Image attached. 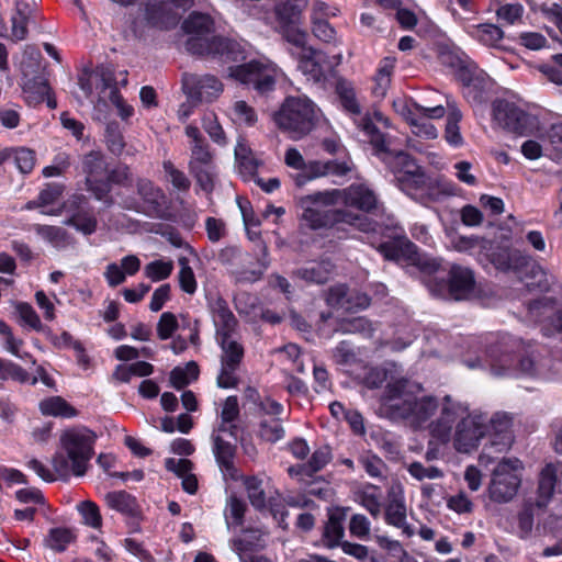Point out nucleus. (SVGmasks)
<instances>
[{
  "mask_svg": "<svg viewBox=\"0 0 562 562\" xmlns=\"http://www.w3.org/2000/svg\"><path fill=\"white\" fill-rule=\"evenodd\" d=\"M380 409L392 419H404L413 428L427 427L435 440L451 443L460 453L474 451L492 431L496 436L492 447H498L497 451L507 449L512 442L507 414L496 413L488 418L448 395L439 403L434 396L424 395L419 383L406 379L387 383Z\"/></svg>",
  "mask_w": 562,
  "mask_h": 562,
  "instance_id": "nucleus-1",
  "label": "nucleus"
},
{
  "mask_svg": "<svg viewBox=\"0 0 562 562\" xmlns=\"http://www.w3.org/2000/svg\"><path fill=\"white\" fill-rule=\"evenodd\" d=\"M357 124L393 172L396 186L411 199L428 206L447 196L456 195L457 187L453 182L442 177H429L409 155L390 148L389 139L376 126H389V119L381 112L366 114Z\"/></svg>",
  "mask_w": 562,
  "mask_h": 562,
  "instance_id": "nucleus-2",
  "label": "nucleus"
},
{
  "mask_svg": "<svg viewBox=\"0 0 562 562\" xmlns=\"http://www.w3.org/2000/svg\"><path fill=\"white\" fill-rule=\"evenodd\" d=\"M59 442L52 460L57 475L63 480L83 476L94 453L95 434L86 427H74L61 434Z\"/></svg>",
  "mask_w": 562,
  "mask_h": 562,
  "instance_id": "nucleus-3",
  "label": "nucleus"
},
{
  "mask_svg": "<svg viewBox=\"0 0 562 562\" xmlns=\"http://www.w3.org/2000/svg\"><path fill=\"white\" fill-rule=\"evenodd\" d=\"M516 341L507 336L495 344H490L484 352V358L465 360L470 369H485L496 376H515L520 374L540 375L531 358L518 359L513 355V347Z\"/></svg>",
  "mask_w": 562,
  "mask_h": 562,
  "instance_id": "nucleus-4",
  "label": "nucleus"
},
{
  "mask_svg": "<svg viewBox=\"0 0 562 562\" xmlns=\"http://www.w3.org/2000/svg\"><path fill=\"white\" fill-rule=\"evenodd\" d=\"M321 116L319 108L304 94L286 97L273 113L278 128L292 139H301L313 131Z\"/></svg>",
  "mask_w": 562,
  "mask_h": 562,
  "instance_id": "nucleus-5",
  "label": "nucleus"
},
{
  "mask_svg": "<svg viewBox=\"0 0 562 562\" xmlns=\"http://www.w3.org/2000/svg\"><path fill=\"white\" fill-rule=\"evenodd\" d=\"M183 29L191 35L187 49L194 55L231 58L236 49V43L214 34V23L206 14L191 13L184 21Z\"/></svg>",
  "mask_w": 562,
  "mask_h": 562,
  "instance_id": "nucleus-6",
  "label": "nucleus"
},
{
  "mask_svg": "<svg viewBox=\"0 0 562 562\" xmlns=\"http://www.w3.org/2000/svg\"><path fill=\"white\" fill-rule=\"evenodd\" d=\"M81 90L87 97H91L97 90L99 99L94 105L99 112H104L106 108L105 99L116 106L119 115L126 120L134 113L133 106L126 104L115 87V79L112 69L105 66L98 67L94 71L83 74L79 78Z\"/></svg>",
  "mask_w": 562,
  "mask_h": 562,
  "instance_id": "nucleus-7",
  "label": "nucleus"
},
{
  "mask_svg": "<svg viewBox=\"0 0 562 562\" xmlns=\"http://www.w3.org/2000/svg\"><path fill=\"white\" fill-rule=\"evenodd\" d=\"M307 201L325 205L352 206L370 212L378 205L374 191L366 183H355L346 189H331L313 193Z\"/></svg>",
  "mask_w": 562,
  "mask_h": 562,
  "instance_id": "nucleus-8",
  "label": "nucleus"
},
{
  "mask_svg": "<svg viewBox=\"0 0 562 562\" xmlns=\"http://www.w3.org/2000/svg\"><path fill=\"white\" fill-rule=\"evenodd\" d=\"M311 195L312 194L306 195L301 200L302 206L304 207L302 217L311 228L317 229L338 223H346L363 232H367L371 228V223L366 216L340 209L333 211H322L321 207L326 205L307 201Z\"/></svg>",
  "mask_w": 562,
  "mask_h": 562,
  "instance_id": "nucleus-9",
  "label": "nucleus"
},
{
  "mask_svg": "<svg viewBox=\"0 0 562 562\" xmlns=\"http://www.w3.org/2000/svg\"><path fill=\"white\" fill-rule=\"evenodd\" d=\"M522 469L521 461L516 458L499 461L488 486L491 499L497 503L510 501L520 486Z\"/></svg>",
  "mask_w": 562,
  "mask_h": 562,
  "instance_id": "nucleus-10",
  "label": "nucleus"
},
{
  "mask_svg": "<svg viewBox=\"0 0 562 562\" xmlns=\"http://www.w3.org/2000/svg\"><path fill=\"white\" fill-rule=\"evenodd\" d=\"M394 106L409 123L413 134L426 139H434L438 136V131L430 120L445 116L446 109L442 105L424 106L413 101H403L395 102Z\"/></svg>",
  "mask_w": 562,
  "mask_h": 562,
  "instance_id": "nucleus-11",
  "label": "nucleus"
},
{
  "mask_svg": "<svg viewBox=\"0 0 562 562\" xmlns=\"http://www.w3.org/2000/svg\"><path fill=\"white\" fill-rule=\"evenodd\" d=\"M390 238L391 240L384 241L378 247V250L385 259L393 260L398 263L417 265L429 271L437 270L438 263L436 260H423L417 252V247L408 240L402 227H394Z\"/></svg>",
  "mask_w": 562,
  "mask_h": 562,
  "instance_id": "nucleus-12",
  "label": "nucleus"
},
{
  "mask_svg": "<svg viewBox=\"0 0 562 562\" xmlns=\"http://www.w3.org/2000/svg\"><path fill=\"white\" fill-rule=\"evenodd\" d=\"M280 74L281 70L268 60H251L229 68L231 77L241 83L252 86L259 93L272 91Z\"/></svg>",
  "mask_w": 562,
  "mask_h": 562,
  "instance_id": "nucleus-13",
  "label": "nucleus"
},
{
  "mask_svg": "<svg viewBox=\"0 0 562 562\" xmlns=\"http://www.w3.org/2000/svg\"><path fill=\"white\" fill-rule=\"evenodd\" d=\"M307 4L308 0H285L274 7L280 32L293 46H302L307 41L306 31L300 27Z\"/></svg>",
  "mask_w": 562,
  "mask_h": 562,
  "instance_id": "nucleus-14",
  "label": "nucleus"
},
{
  "mask_svg": "<svg viewBox=\"0 0 562 562\" xmlns=\"http://www.w3.org/2000/svg\"><path fill=\"white\" fill-rule=\"evenodd\" d=\"M217 342L222 349L217 385L222 389L235 387L238 383L236 371L244 357V348L234 336L220 338Z\"/></svg>",
  "mask_w": 562,
  "mask_h": 562,
  "instance_id": "nucleus-15",
  "label": "nucleus"
},
{
  "mask_svg": "<svg viewBox=\"0 0 562 562\" xmlns=\"http://www.w3.org/2000/svg\"><path fill=\"white\" fill-rule=\"evenodd\" d=\"M307 41L302 46H293L291 54L297 58V68L314 81H321L331 70L333 63L319 50L308 47Z\"/></svg>",
  "mask_w": 562,
  "mask_h": 562,
  "instance_id": "nucleus-16",
  "label": "nucleus"
},
{
  "mask_svg": "<svg viewBox=\"0 0 562 562\" xmlns=\"http://www.w3.org/2000/svg\"><path fill=\"white\" fill-rule=\"evenodd\" d=\"M137 191L140 201L126 199L123 202L124 207L144 213L151 217H159L162 213V205L165 204L164 192L148 180H140L137 183Z\"/></svg>",
  "mask_w": 562,
  "mask_h": 562,
  "instance_id": "nucleus-17",
  "label": "nucleus"
},
{
  "mask_svg": "<svg viewBox=\"0 0 562 562\" xmlns=\"http://www.w3.org/2000/svg\"><path fill=\"white\" fill-rule=\"evenodd\" d=\"M184 89L192 99L212 102L223 92L222 82L212 75H187Z\"/></svg>",
  "mask_w": 562,
  "mask_h": 562,
  "instance_id": "nucleus-18",
  "label": "nucleus"
},
{
  "mask_svg": "<svg viewBox=\"0 0 562 562\" xmlns=\"http://www.w3.org/2000/svg\"><path fill=\"white\" fill-rule=\"evenodd\" d=\"M83 170L87 173V184L94 192L98 200H102L110 191L108 183H101L105 173V162L100 153L92 151L83 158Z\"/></svg>",
  "mask_w": 562,
  "mask_h": 562,
  "instance_id": "nucleus-19",
  "label": "nucleus"
},
{
  "mask_svg": "<svg viewBox=\"0 0 562 562\" xmlns=\"http://www.w3.org/2000/svg\"><path fill=\"white\" fill-rule=\"evenodd\" d=\"M555 488L562 493V462L547 464L539 476L537 506L543 507Z\"/></svg>",
  "mask_w": 562,
  "mask_h": 562,
  "instance_id": "nucleus-20",
  "label": "nucleus"
},
{
  "mask_svg": "<svg viewBox=\"0 0 562 562\" xmlns=\"http://www.w3.org/2000/svg\"><path fill=\"white\" fill-rule=\"evenodd\" d=\"M326 301L328 305L346 311L366 308L370 304V299L367 294L349 291L342 284L330 288Z\"/></svg>",
  "mask_w": 562,
  "mask_h": 562,
  "instance_id": "nucleus-21",
  "label": "nucleus"
},
{
  "mask_svg": "<svg viewBox=\"0 0 562 562\" xmlns=\"http://www.w3.org/2000/svg\"><path fill=\"white\" fill-rule=\"evenodd\" d=\"M494 119L502 127L515 133H521L527 115L516 104L501 100L494 104Z\"/></svg>",
  "mask_w": 562,
  "mask_h": 562,
  "instance_id": "nucleus-22",
  "label": "nucleus"
},
{
  "mask_svg": "<svg viewBox=\"0 0 562 562\" xmlns=\"http://www.w3.org/2000/svg\"><path fill=\"white\" fill-rule=\"evenodd\" d=\"M474 289V277L470 269L453 266L449 273L448 294L459 301L468 299Z\"/></svg>",
  "mask_w": 562,
  "mask_h": 562,
  "instance_id": "nucleus-23",
  "label": "nucleus"
},
{
  "mask_svg": "<svg viewBox=\"0 0 562 562\" xmlns=\"http://www.w3.org/2000/svg\"><path fill=\"white\" fill-rule=\"evenodd\" d=\"M211 311L216 328V339L234 336L237 321L226 301L221 297L215 299L211 303Z\"/></svg>",
  "mask_w": 562,
  "mask_h": 562,
  "instance_id": "nucleus-24",
  "label": "nucleus"
},
{
  "mask_svg": "<svg viewBox=\"0 0 562 562\" xmlns=\"http://www.w3.org/2000/svg\"><path fill=\"white\" fill-rule=\"evenodd\" d=\"M384 517L386 524L401 529L407 538L415 535L414 528L406 522V505L402 497L394 496L389 501Z\"/></svg>",
  "mask_w": 562,
  "mask_h": 562,
  "instance_id": "nucleus-25",
  "label": "nucleus"
},
{
  "mask_svg": "<svg viewBox=\"0 0 562 562\" xmlns=\"http://www.w3.org/2000/svg\"><path fill=\"white\" fill-rule=\"evenodd\" d=\"M263 533L258 529H248L231 541V548L239 557L240 562H248L252 551L263 547Z\"/></svg>",
  "mask_w": 562,
  "mask_h": 562,
  "instance_id": "nucleus-26",
  "label": "nucleus"
},
{
  "mask_svg": "<svg viewBox=\"0 0 562 562\" xmlns=\"http://www.w3.org/2000/svg\"><path fill=\"white\" fill-rule=\"evenodd\" d=\"M255 434L265 443H276L284 438L285 430L279 417L258 416Z\"/></svg>",
  "mask_w": 562,
  "mask_h": 562,
  "instance_id": "nucleus-27",
  "label": "nucleus"
},
{
  "mask_svg": "<svg viewBox=\"0 0 562 562\" xmlns=\"http://www.w3.org/2000/svg\"><path fill=\"white\" fill-rule=\"evenodd\" d=\"M212 441L213 453L221 470L233 476L236 453L235 445L227 438H221L218 435H212Z\"/></svg>",
  "mask_w": 562,
  "mask_h": 562,
  "instance_id": "nucleus-28",
  "label": "nucleus"
},
{
  "mask_svg": "<svg viewBox=\"0 0 562 562\" xmlns=\"http://www.w3.org/2000/svg\"><path fill=\"white\" fill-rule=\"evenodd\" d=\"M330 457L328 447L318 448L313 452L307 463L289 468V474L301 479L312 476L329 462Z\"/></svg>",
  "mask_w": 562,
  "mask_h": 562,
  "instance_id": "nucleus-29",
  "label": "nucleus"
},
{
  "mask_svg": "<svg viewBox=\"0 0 562 562\" xmlns=\"http://www.w3.org/2000/svg\"><path fill=\"white\" fill-rule=\"evenodd\" d=\"M76 539L77 536L74 530L65 527H56L48 530L43 543L47 549L56 553H61L66 551Z\"/></svg>",
  "mask_w": 562,
  "mask_h": 562,
  "instance_id": "nucleus-30",
  "label": "nucleus"
},
{
  "mask_svg": "<svg viewBox=\"0 0 562 562\" xmlns=\"http://www.w3.org/2000/svg\"><path fill=\"white\" fill-rule=\"evenodd\" d=\"M469 33L474 40L487 47H498L504 37L502 29L490 23L473 25Z\"/></svg>",
  "mask_w": 562,
  "mask_h": 562,
  "instance_id": "nucleus-31",
  "label": "nucleus"
},
{
  "mask_svg": "<svg viewBox=\"0 0 562 562\" xmlns=\"http://www.w3.org/2000/svg\"><path fill=\"white\" fill-rule=\"evenodd\" d=\"M358 503L364 507L374 518L379 517L382 512V493L374 485H367L357 493Z\"/></svg>",
  "mask_w": 562,
  "mask_h": 562,
  "instance_id": "nucleus-32",
  "label": "nucleus"
},
{
  "mask_svg": "<svg viewBox=\"0 0 562 562\" xmlns=\"http://www.w3.org/2000/svg\"><path fill=\"white\" fill-rule=\"evenodd\" d=\"M108 506L124 515H135L137 512L136 499L124 491L110 492L105 495Z\"/></svg>",
  "mask_w": 562,
  "mask_h": 562,
  "instance_id": "nucleus-33",
  "label": "nucleus"
},
{
  "mask_svg": "<svg viewBox=\"0 0 562 562\" xmlns=\"http://www.w3.org/2000/svg\"><path fill=\"white\" fill-rule=\"evenodd\" d=\"M40 409L43 415L55 416V417H74L76 416V409L70 406L60 396H52L43 400L40 403Z\"/></svg>",
  "mask_w": 562,
  "mask_h": 562,
  "instance_id": "nucleus-34",
  "label": "nucleus"
},
{
  "mask_svg": "<svg viewBox=\"0 0 562 562\" xmlns=\"http://www.w3.org/2000/svg\"><path fill=\"white\" fill-rule=\"evenodd\" d=\"M23 93L30 104H37L48 97L49 86L44 78L37 77L23 83Z\"/></svg>",
  "mask_w": 562,
  "mask_h": 562,
  "instance_id": "nucleus-35",
  "label": "nucleus"
},
{
  "mask_svg": "<svg viewBox=\"0 0 562 562\" xmlns=\"http://www.w3.org/2000/svg\"><path fill=\"white\" fill-rule=\"evenodd\" d=\"M333 265L328 261L314 262L300 269L297 274L307 282L324 283L329 279Z\"/></svg>",
  "mask_w": 562,
  "mask_h": 562,
  "instance_id": "nucleus-36",
  "label": "nucleus"
},
{
  "mask_svg": "<svg viewBox=\"0 0 562 562\" xmlns=\"http://www.w3.org/2000/svg\"><path fill=\"white\" fill-rule=\"evenodd\" d=\"M491 261L496 269L506 271L521 266L525 262V257L518 250L504 248L493 254Z\"/></svg>",
  "mask_w": 562,
  "mask_h": 562,
  "instance_id": "nucleus-37",
  "label": "nucleus"
},
{
  "mask_svg": "<svg viewBox=\"0 0 562 562\" xmlns=\"http://www.w3.org/2000/svg\"><path fill=\"white\" fill-rule=\"evenodd\" d=\"M336 92L340 99L344 109L353 115L360 114V104L357 100L356 91L352 85L346 80H339L336 86Z\"/></svg>",
  "mask_w": 562,
  "mask_h": 562,
  "instance_id": "nucleus-38",
  "label": "nucleus"
},
{
  "mask_svg": "<svg viewBox=\"0 0 562 562\" xmlns=\"http://www.w3.org/2000/svg\"><path fill=\"white\" fill-rule=\"evenodd\" d=\"M229 115L238 125L254 126L258 121L256 110L243 100L233 103Z\"/></svg>",
  "mask_w": 562,
  "mask_h": 562,
  "instance_id": "nucleus-39",
  "label": "nucleus"
},
{
  "mask_svg": "<svg viewBox=\"0 0 562 562\" xmlns=\"http://www.w3.org/2000/svg\"><path fill=\"white\" fill-rule=\"evenodd\" d=\"M199 375L195 362H188L184 367H176L170 373V382L173 387L182 389L194 381Z\"/></svg>",
  "mask_w": 562,
  "mask_h": 562,
  "instance_id": "nucleus-40",
  "label": "nucleus"
},
{
  "mask_svg": "<svg viewBox=\"0 0 562 562\" xmlns=\"http://www.w3.org/2000/svg\"><path fill=\"white\" fill-rule=\"evenodd\" d=\"M461 117H462V114H461L460 110L457 109L454 105L449 104V113H448V117H447L445 138L450 145H452L454 147L460 146L463 140V138L460 134L459 125H458Z\"/></svg>",
  "mask_w": 562,
  "mask_h": 562,
  "instance_id": "nucleus-41",
  "label": "nucleus"
},
{
  "mask_svg": "<svg viewBox=\"0 0 562 562\" xmlns=\"http://www.w3.org/2000/svg\"><path fill=\"white\" fill-rule=\"evenodd\" d=\"M345 529L341 520L336 516H330L324 527L323 542L327 548H335L341 544Z\"/></svg>",
  "mask_w": 562,
  "mask_h": 562,
  "instance_id": "nucleus-42",
  "label": "nucleus"
},
{
  "mask_svg": "<svg viewBox=\"0 0 562 562\" xmlns=\"http://www.w3.org/2000/svg\"><path fill=\"white\" fill-rule=\"evenodd\" d=\"M245 512L246 504L234 495L229 496L224 510L227 528L231 529L233 526H240Z\"/></svg>",
  "mask_w": 562,
  "mask_h": 562,
  "instance_id": "nucleus-43",
  "label": "nucleus"
},
{
  "mask_svg": "<svg viewBox=\"0 0 562 562\" xmlns=\"http://www.w3.org/2000/svg\"><path fill=\"white\" fill-rule=\"evenodd\" d=\"M394 69V61L384 59L374 77L373 93L376 97H384L391 83V76Z\"/></svg>",
  "mask_w": 562,
  "mask_h": 562,
  "instance_id": "nucleus-44",
  "label": "nucleus"
},
{
  "mask_svg": "<svg viewBox=\"0 0 562 562\" xmlns=\"http://www.w3.org/2000/svg\"><path fill=\"white\" fill-rule=\"evenodd\" d=\"M178 265L180 267L178 280L181 290L188 294H194L198 288V283L195 280L194 272L189 265V259L183 256L179 257Z\"/></svg>",
  "mask_w": 562,
  "mask_h": 562,
  "instance_id": "nucleus-45",
  "label": "nucleus"
},
{
  "mask_svg": "<svg viewBox=\"0 0 562 562\" xmlns=\"http://www.w3.org/2000/svg\"><path fill=\"white\" fill-rule=\"evenodd\" d=\"M173 270V262L171 260H154L147 263L144 268L146 278L154 282L165 280L170 277Z\"/></svg>",
  "mask_w": 562,
  "mask_h": 562,
  "instance_id": "nucleus-46",
  "label": "nucleus"
},
{
  "mask_svg": "<svg viewBox=\"0 0 562 562\" xmlns=\"http://www.w3.org/2000/svg\"><path fill=\"white\" fill-rule=\"evenodd\" d=\"M77 509L82 517L83 524L100 529L102 527V517L98 505L91 501H85L77 505Z\"/></svg>",
  "mask_w": 562,
  "mask_h": 562,
  "instance_id": "nucleus-47",
  "label": "nucleus"
},
{
  "mask_svg": "<svg viewBox=\"0 0 562 562\" xmlns=\"http://www.w3.org/2000/svg\"><path fill=\"white\" fill-rule=\"evenodd\" d=\"M248 498L254 507L262 509L266 506V494L262 487V481L258 477H246L244 481Z\"/></svg>",
  "mask_w": 562,
  "mask_h": 562,
  "instance_id": "nucleus-48",
  "label": "nucleus"
},
{
  "mask_svg": "<svg viewBox=\"0 0 562 562\" xmlns=\"http://www.w3.org/2000/svg\"><path fill=\"white\" fill-rule=\"evenodd\" d=\"M15 312L19 316V323L22 326H26L34 330H42V322L37 315V313L34 311V308L23 302H19L15 304Z\"/></svg>",
  "mask_w": 562,
  "mask_h": 562,
  "instance_id": "nucleus-49",
  "label": "nucleus"
},
{
  "mask_svg": "<svg viewBox=\"0 0 562 562\" xmlns=\"http://www.w3.org/2000/svg\"><path fill=\"white\" fill-rule=\"evenodd\" d=\"M32 229L44 240L48 241L55 247H60L65 244L66 233L63 228L57 226L34 224Z\"/></svg>",
  "mask_w": 562,
  "mask_h": 562,
  "instance_id": "nucleus-50",
  "label": "nucleus"
},
{
  "mask_svg": "<svg viewBox=\"0 0 562 562\" xmlns=\"http://www.w3.org/2000/svg\"><path fill=\"white\" fill-rule=\"evenodd\" d=\"M9 153L10 158H13L14 164L22 173H29L33 170L36 158L32 149L21 147L10 150Z\"/></svg>",
  "mask_w": 562,
  "mask_h": 562,
  "instance_id": "nucleus-51",
  "label": "nucleus"
},
{
  "mask_svg": "<svg viewBox=\"0 0 562 562\" xmlns=\"http://www.w3.org/2000/svg\"><path fill=\"white\" fill-rule=\"evenodd\" d=\"M212 165H214L213 157L205 142L199 145L191 146V159L189 162L190 170L198 169L200 167L206 168L207 166Z\"/></svg>",
  "mask_w": 562,
  "mask_h": 562,
  "instance_id": "nucleus-52",
  "label": "nucleus"
},
{
  "mask_svg": "<svg viewBox=\"0 0 562 562\" xmlns=\"http://www.w3.org/2000/svg\"><path fill=\"white\" fill-rule=\"evenodd\" d=\"M524 12V7L518 2L506 3L496 10V16L503 23L513 25L522 19Z\"/></svg>",
  "mask_w": 562,
  "mask_h": 562,
  "instance_id": "nucleus-53",
  "label": "nucleus"
},
{
  "mask_svg": "<svg viewBox=\"0 0 562 562\" xmlns=\"http://www.w3.org/2000/svg\"><path fill=\"white\" fill-rule=\"evenodd\" d=\"M303 175H297L295 182L297 186H303L306 181L327 177L328 176V161H311L305 166Z\"/></svg>",
  "mask_w": 562,
  "mask_h": 562,
  "instance_id": "nucleus-54",
  "label": "nucleus"
},
{
  "mask_svg": "<svg viewBox=\"0 0 562 562\" xmlns=\"http://www.w3.org/2000/svg\"><path fill=\"white\" fill-rule=\"evenodd\" d=\"M408 473L416 480H436L443 476V471L434 465H424L420 462H413L407 468Z\"/></svg>",
  "mask_w": 562,
  "mask_h": 562,
  "instance_id": "nucleus-55",
  "label": "nucleus"
},
{
  "mask_svg": "<svg viewBox=\"0 0 562 562\" xmlns=\"http://www.w3.org/2000/svg\"><path fill=\"white\" fill-rule=\"evenodd\" d=\"M191 173L195 177L202 190L211 192L214 188L215 178L217 177L216 166H207L206 168L200 167L191 169Z\"/></svg>",
  "mask_w": 562,
  "mask_h": 562,
  "instance_id": "nucleus-56",
  "label": "nucleus"
},
{
  "mask_svg": "<svg viewBox=\"0 0 562 562\" xmlns=\"http://www.w3.org/2000/svg\"><path fill=\"white\" fill-rule=\"evenodd\" d=\"M486 240L477 236H454L451 239L453 249L460 252H471L476 248H485Z\"/></svg>",
  "mask_w": 562,
  "mask_h": 562,
  "instance_id": "nucleus-57",
  "label": "nucleus"
},
{
  "mask_svg": "<svg viewBox=\"0 0 562 562\" xmlns=\"http://www.w3.org/2000/svg\"><path fill=\"white\" fill-rule=\"evenodd\" d=\"M235 157L238 162L240 173L245 176H254L257 170V164L252 157L248 155V149L245 145L238 144L235 148Z\"/></svg>",
  "mask_w": 562,
  "mask_h": 562,
  "instance_id": "nucleus-58",
  "label": "nucleus"
},
{
  "mask_svg": "<svg viewBox=\"0 0 562 562\" xmlns=\"http://www.w3.org/2000/svg\"><path fill=\"white\" fill-rule=\"evenodd\" d=\"M370 529L371 524L364 515L356 514L350 518L349 531L351 536L360 540H367L370 535Z\"/></svg>",
  "mask_w": 562,
  "mask_h": 562,
  "instance_id": "nucleus-59",
  "label": "nucleus"
},
{
  "mask_svg": "<svg viewBox=\"0 0 562 562\" xmlns=\"http://www.w3.org/2000/svg\"><path fill=\"white\" fill-rule=\"evenodd\" d=\"M164 170L167 173L172 186L180 191H188L190 189V180L180 170H178L171 161H164Z\"/></svg>",
  "mask_w": 562,
  "mask_h": 562,
  "instance_id": "nucleus-60",
  "label": "nucleus"
},
{
  "mask_svg": "<svg viewBox=\"0 0 562 562\" xmlns=\"http://www.w3.org/2000/svg\"><path fill=\"white\" fill-rule=\"evenodd\" d=\"M339 9L322 0H314L311 8V21L328 20L329 18L337 16Z\"/></svg>",
  "mask_w": 562,
  "mask_h": 562,
  "instance_id": "nucleus-61",
  "label": "nucleus"
},
{
  "mask_svg": "<svg viewBox=\"0 0 562 562\" xmlns=\"http://www.w3.org/2000/svg\"><path fill=\"white\" fill-rule=\"evenodd\" d=\"M178 328V321L170 312L161 314L157 324V334L161 340L169 339Z\"/></svg>",
  "mask_w": 562,
  "mask_h": 562,
  "instance_id": "nucleus-62",
  "label": "nucleus"
},
{
  "mask_svg": "<svg viewBox=\"0 0 562 562\" xmlns=\"http://www.w3.org/2000/svg\"><path fill=\"white\" fill-rule=\"evenodd\" d=\"M460 79L462 80L464 85V91L463 94L467 98H472L473 101H480L481 100V81L477 77H474L469 71H461L460 72Z\"/></svg>",
  "mask_w": 562,
  "mask_h": 562,
  "instance_id": "nucleus-63",
  "label": "nucleus"
},
{
  "mask_svg": "<svg viewBox=\"0 0 562 562\" xmlns=\"http://www.w3.org/2000/svg\"><path fill=\"white\" fill-rule=\"evenodd\" d=\"M447 507L457 514H469L473 510V503L464 492H459L447 499Z\"/></svg>",
  "mask_w": 562,
  "mask_h": 562,
  "instance_id": "nucleus-64",
  "label": "nucleus"
}]
</instances>
